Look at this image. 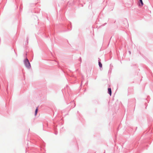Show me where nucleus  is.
I'll return each instance as SVG.
<instances>
[{
	"instance_id": "f03ea898",
	"label": "nucleus",
	"mask_w": 153,
	"mask_h": 153,
	"mask_svg": "<svg viewBox=\"0 0 153 153\" xmlns=\"http://www.w3.org/2000/svg\"><path fill=\"white\" fill-rule=\"evenodd\" d=\"M108 93L111 96V90L110 88H108Z\"/></svg>"
},
{
	"instance_id": "20e7f679",
	"label": "nucleus",
	"mask_w": 153,
	"mask_h": 153,
	"mask_svg": "<svg viewBox=\"0 0 153 153\" xmlns=\"http://www.w3.org/2000/svg\"><path fill=\"white\" fill-rule=\"evenodd\" d=\"M99 66L100 68L102 67V64L100 62H99Z\"/></svg>"
},
{
	"instance_id": "7ed1b4c3",
	"label": "nucleus",
	"mask_w": 153,
	"mask_h": 153,
	"mask_svg": "<svg viewBox=\"0 0 153 153\" xmlns=\"http://www.w3.org/2000/svg\"><path fill=\"white\" fill-rule=\"evenodd\" d=\"M38 111V108H37L36 109L35 111V115L36 116L37 114V113Z\"/></svg>"
},
{
	"instance_id": "f257e3e1",
	"label": "nucleus",
	"mask_w": 153,
	"mask_h": 153,
	"mask_svg": "<svg viewBox=\"0 0 153 153\" xmlns=\"http://www.w3.org/2000/svg\"><path fill=\"white\" fill-rule=\"evenodd\" d=\"M24 63L26 66L28 68H30L31 66L30 63L27 59H26L24 61Z\"/></svg>"
},
{
	"instance_id": "39448f33",
	"label": "nucleus",
	"mask_w": 153,
	"mask_h": 153,
	"mask_svg": "<svg viewBox=\"0 0 153 153\" xmlns=\"http://www.w3.org/2000/svg\"><path fill=\"white\" fill-rule=\"evenodd\" d=\"M140 2L141 4V6H142L143 4V2L142 0H140Z\"/></svg>"
}]
</instances>
